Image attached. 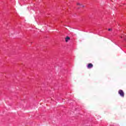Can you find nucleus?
<instances>
[{"label": "nucleus", "instance_id": "423d86ee", "mask_svg": "<svg viewBox=\"0 0 126 126\" xmlns=\"http://www.w3.org/2000/svg\"><path fill=\"white\" fill-rule=\"evenodd\" d=\"M108 31H112L111 29H108Z\"/></svg>", "mask_w": 126, "mask_h": 126}, {"label": "nucleus", "instance_id": "f03ea898", "mask_svg": "<svg viewBox=\"0 0 126 126\" xmlns=\"http://www.w3.org/2000/svg\"><path fill=\"white\" fill-rule=\"evenodd\" d=\"M93 67V64L92 63H89L87 65V68L89 69L92 68Z\"/></svg>", "mask_w": 126, "mask_h": 126}, {"label": "nucleus", "instance_id": "20e7f679", "mask_svg": "<svg viewBox=\"0 0 126 126\" xmlns=\"http://www.w3.org/2000/svg\"><path fill=\"white\" fill-rule=\"evenodd\" d=\"M126 35L122 34L121 36V38H123L124 39V41H126Z\"/></svg>", "mask_w": 126, "mask_h": 126}, {"label": "nucleus", "instance_id": "0eeeda50", "mask_svg": "<svg viewBox=\"0 0 126 126\" xmlns=\"http://www.w3.org/2000/svg\"><path fill=\"white\" fill-rule=\"evenodd\" d=\"M81 6H82V7H84V5H83L82 4Z\"/></svg>", "mask_w": 126, "mask_h": 126}, {"label": "nucleus", "instance_id": "7ed1b4c3", "mask_svg": "<svg viewBox=\"0 0 126 126\" xmlns=\"http://www.w3.org/2000/svg\"><path fill=\"white\" fill-rule=\"evenodd\" d=\"M70 40V37H69V36H66L65 38V42H66V43H67V42H68V41H69Z\"/></svg>", "mask_w": 126, "mask_h": 126}, {"label": "nucleus", "instance_id": "39448f33", "mask_svg": "<svg viewBox=\"0 0 126 126\" xmlns=\"http://www.w3.org/2000/svg\"><path fill=\"white\" fill-rule=\"evenodd\" d=\"M77 5L81 6V5H82V4H81L80 3H77Z\"/></svg>", "mask_w": 126, "mask_h": 126}, {"label": "nucleus", "instance_id": "f257e3e1", "mask_svg": "<svg viewBox=\"0 0 126 126\" xmlns=\"http://www.w3.org/2000/svg\"><path fill=\"white\" fill-rule=\"evenodd\" d=\"M118 93H119V94H120V96H121V97H125V93H124L123 90H120L118 91Z\"/></svg>", "mask_w": 126, "mask_h": 126}]
</instances>
